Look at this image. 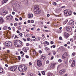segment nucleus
<instances>
[{"label":"nucleus","mask_w":76,"mask_h":76,"mask_svg":"<svg viewBox=\"0 0 76 76\" xmlns=\"http://www.w3.org/2000/svg\"><path fill=\"white\" fill-rule=\"evenodd\" d=\"M66 31H67L68 32H72V27H70L69 26H66Z\"/></svg>","instance_id":"nucleus-7"},{"label":"nucleus","mask_w":76,"mask_h":76,"mask_svg":"<svg viewBox=\"0 0 76 76\" xmlns=\"http://www.w3.org/2000/svg\"><path fill=\"white\" fill-rule=\"evenodd\" d=\"M26 31L27 32H29V30L28 29V28L26 29Z\"/></svg>","instance_id":"nucleus-52"},{"label":"nucleus","mask_w":76,"mask_h":76,"mask_svg":"<svg viewBox=\"0 0 76 76\" xmlns=\"http://www.w3.org/2000/svg\"><path fill=\"white\" fill-rule=\"evenodd\" d=\"M13 19V17L12 15H8L6 17V19L8 20H11Z\"/></svg>","instance_id":"nucleus-9"},{"label":"nucleus","mask_w":76,"mask_h":76,"mask_svg":"<svg viewBox=\"0 0 76 76\" xmlns=\"http://www.w3.org/2000/svg\"><path fill=\"white\" fill-rule=\"evenodd\" d=\"M16 4L17 6H18V7H19V6H20V2H19V1L16 2Z\"/></svg>","instance_id":"nucleus-18"},{"label":"nucleus","mask_w":76,"mask_h":76,"mask_svg":"<svg viewBox=\"0 0 76 76\" xmlns=\"http://www.w3.org/2000/svg\"><path fill=\"white\" fill-rule=\"evenodd\" d=\"M72 60L70 59L69 60V63H72Z\"/></svg>","instance_id":"nucleus-57"},{"label":"nucleus","mask_w":76,"mask_h":76,"mask_svg":"<svg viewBox=\"0 0 76 76\" xmlns=\"http://www.w3.org/2000/svg\"><path fill=\"white\" fill-rule=\"evenodd\" d=\"M74 56H75V53H72V56L73 57Z\"/></svg>","instance_id":"nucleus-42"},{"label":"nucleus","mask_w":76,"mask_h":76,"mask_svg":"<svg viewBox=\"0 0 76 76\" xmlns=\"http://www.w3.org/2000/svg\"><path fill=\"white\" fill-rule=\"evenodd\" d=\"M20 20H22V17H20Z\"/></svg>","instance_id":"nucleus-59"},{"label":"nucleus","mask_w":76,"mask_h":76,"mask_svg":"<svg viewBox=\"0 0 76 76\" xmlns=\"http://www.w3.org/2000/svg\"><path fill=\"white\" fill-rule=\"evenodd\" d=\"M14 26H18V23H15L14 24Z\"/></svg>","instance_id":"nucleus-30"},{"label":"nucleus","mask_w":76,"mask_h":76,"mask_svg":"<svg viewBox=\"0 0 76 76\" xmlns=\"http://www.w3.org/2000/svg\"><path fill=\"white\" fill-rule=\"evenodd\" d=\"M75 63L76 61H75V60H73L72 63L71 64L72 67H74V66H75Z\"/></svg>","instance_id":"nucleus-17"},{"label":"nucleus","mask_w":76,"mask_h":76,"mask_svg":"<svg viewBox=\"0 0 76 76\" xmlns=\"http://www.w3.org/2000/svg\"><path fill=\"white\" fill-rule=\"evenodd\" d=\"M64 14L66 16L71 15L72 14V11L69 10H66L64 11Z\"/></svg>","instance_id":"nucleus-5"},{"label":"nucleus","mask_w":76,"mask_h":76,"mask_svg":"<svg viewBox=\"0 0 76 76\" xmlns=\"http://www.w3.org/2000/svg\"><path fill=\"white\" fill-rule=\"evenodd\" d=\"M57 69V70H59V69H60V67L59 66H58Z\"/></svg>","instance_id":"nucleus-55"},{"label":"nucleus","mask_w":76,"mask_h":76,"mask_svg":"<svg viewBox=\"0 0 76 76\" xmlns=\"http://www.w3.org/2000/svg\"><path fill=\"white\" fill-rule=\"evenodd\" d=\"M15 20L16 21H18V20H18L17 18H15Z\"/></svg>","instance_id":"nucleus-53"},{"label":"nucleus","mask_w":76,"mask_h":76,"mask_svg":"<svg viewBox=\"0 0 76 76\" xmlns=\"http://www.w3.org/2000/svg\"><path fill=\"white\" fill-rule=\"evenodd\" d=\"M12 15H14L15 14V13L14 12H12Z\"/></svg>","instance_id":"nucleus-51"},{"label":"nucleus","mask_w":76,"mask_h":76,"mask_svg":"<svg viewBox=\"0 0 76 76\" xmlns=\"http://www.w3.org/2000/svg\"><path fill=\"white\" fill-rule=\"evenodd\" d=\"M69 25H74V21L73 20L69 21Z\"/></svg>","instance_id":"nucleus-16"},{"label":"nucleus","mask_w":76,"mask_h":76,"mask_svg":"<svg viewBox=\"0 0 76 76\" xmlns=\"http://www.w3.org/2000/svg\"><path fill=\"white\" fill-rule=\"evenodd\" d=\"M26 37L27 38H29V35L28 34H26Z\"/></svg>","instance_id":"nucleus-41"},{"label":"nucleus","mask_w":76,"mask_h":76,"mask_svg":"<svg viewBox=\"0 0 76 76\" xmlns=\"http://www.w3.org/2000/svg\"><path fill=\"white\" fill-rule=\"evenodd\" d=\"M64 63L66 64H68V61H65L64 62Z\"/></svg>","instance_id":"nucleus-26"},{"label":"nucleus","mask_w":76,"mask_h":76,"mask_svg":"<svg viewBox=\"0 0 76 76\" xmlns=\"http://www.w3.org/2000/svg\"><path fill=\"white\" fill-rule=\"evenodd\" d=\"M45 72L44 71H43L42 72V75H45Z\"/></svg>","instance_id":"nucleus-34"},{"label":"nucleus","mask_w":76,"mask_h":76,"mask_svg":"<svg viewBox=\"0 0 76 76\" xmlns=\"http://www.w3.org/2000/svg\"><path fill=\"white\" fill-rule=\"evenodd\" d=\"M19 35H20V36H21V37H22V36L23 35V34H22V33H20L19 34Z\"/></svg>","instance_id":"nucleus-37"},{"label":"nucleus","mask_w":76,"mask_h":76,"mask_svg":"<svg viewBox=\"0 0 76 76\" xmlns=\"http://www.w3.org/2000/svg\"><path fill=\"white\" fill-rule=\"evenodd\" d=\"M26 58H29V56H27V55H26Z\"/></svg>","instance_id":"nucleus-54"},{"label":"nucleus","mask_w":76,"mask_h":76,"mask_svg":"<svg viewBox=\"0 0 76 76\" xmlns=\"http://www.w3.org/2000/svg\"><path fill=\"white\" fill-rule=\"evenodd\" d=\"M18 52H16L15 53V55H16V56H17V55H18Z\"/></svg>","instance_id":"nucleus-61"},{"label":"nucleus","mask_w":76,"mask_h":76,"mask_svg":"<svg viewBox=\"0 0 76 76\" xmlns=\"http://www.w3.org/2000/svg\"><path fill=\"white\" fill-rule=\"evenodd\" d=\"M8 27V26H4L3 28L4 30H6L7 29V28Z\"/></svg>","instance_id":"nucleus-24"},{"label":"nucleus","mask_w":76,"mask_h":76,"mask_svg":"<svg viewBox=\"0 0 76 76\" xmlns=\"http://www.w3.org/2000/svg\"><path fill=\"white\" fill-rule=\"evenodd\" d=\"M37 64L38 67H41L42 66V61L40 60H38L37 62Z\"/></svg>","instance_id":"nucleus-8"},{"label":"nucleus","mask_w":76,"mask_h":76,"mask_svg":"<svg viewBox=\"0 0 76 76\" xmlns=\"http://www.w3.org/2000/svg\"><path fill=\"white\" fill-rule=\"evenodd\" d=\"M59 39L60 40H62V37H59Z\"/></svg>","instance_id":"nucleus-47"},{"label":"nucleus","mask_w":76,"mask_h":76,"mask_svg":"<svg viewBox=\"0 0 76 76\" xmlns=\"http://www.w3.org/2000/svg\"><path fill=\"white\" fill-rule=\"evenodd\" d=\"M8 0H3L2 1L3 3H7V1H8Z\"/></svg>","instance_id":"nucleus-23"},{"label":"nucleus","mask_w":76,"mask_h":76,"mask_svg":"<svg viewBox=\"0 0 76 76\" xmlns=\"http://www.w3.org/2000/svg\"><path fill=\"white\" fill-rule=\"evenodd\" d=\"M39 53H40V54H41V53H42V51L39 50Z\"/></svg>","instance_id":"nucleus-58"},{"label":"nucleus","mask_w":76,"mask_h":76,"mask_svg":"<svg viewBox=\"0 0 76 76\" xmlns=\"http://www.w3.org/2000/svg\"><path fill=\"white\" fill-rule=\"evenodd\" d=\"M42 37L43 38H45V36H44V34H42Z\"/></svg>","instance_id":"nucleus-64"},{"label":"nucleus","mask_w":76,"mask_h":76,"mask_svg":"<svg viewBox=\"0 0 76 76\" xmlns=\"http://www.w3.org/2000/svg\"><path fill=\"white\" fill-rule=\"evenodd\" d=\"M52 75H53V74L51 73H49L48 75V76H52Z\"/></svg>","instance_id":"nucleus-27"},{"label":"nucleus","mask_w":76,"mask_h":76,"mask_svg":"<svg viewBox=\"0 0 76 76\" xmlns=\"http://www.w3.org/2000/svg\"><path fill=\"white\" fill-rule=\"evenodd\" d=\"M4 22V19L2 18V17H0V25L3 23Z\"/></svg>","instance_id":"nucleus-15"},{"label":"nucleus","mask_w":76,"mask_h":76,"mask_svg":"<svg viewBox=\"0 0 76 76\" xmlns=\"http://www.w3.org/2000/svg\"><path fill=\"white\" fill-rule=\"evenodd\" d=\"M30 45V44H29V43H27L26 44V46H27V47H28V46H29V45Z\"/></svg>","instance_id":"nucleus-35"},{"label":"nucleus","mask_w":76,"mask_h":76,"mask_svg":"<svg viewBox=\"0 0 76 76\" xmlns=\"http://www.w3.org/2000/svg\"><path fill=\"white\" fill-rule=\"evenodd\" d=\"M33 53L34 55H36L37 53H36V52H35V51H33Z\"/></svg>","instance_id":"nucleus-28"},{"label":"nucleus","mask_w":76,"mask_h":76,"mask_svg":"<svg viewBox=\"0 0 76 76\" xmlns=\"http://www.w3.org/2000/svg\"><path fill=\"white\" fill-rule=\"evenodd\" d=\"M66 57H67V56L64 55H63L62 58L63 59H65V58H66Z\"/></svg>","instance_id":"nucleus-22"},{"label":"nucleus","mask_w":76,"mask_h":76,"mask_svg":"<svg viewBox=\"0 0 76 76\" xmlns=\"http://www.w3.org/2000/svg\"><path fill=\"white\" fill-rule=\"evenodd\" d=\"M65 72H66L65 69H62L60 71L59 73L60 75H63Z\"/></svg>","instance_id":"nucleus-12"},{"label":"nucleus","mask_w":76,"mask_h":76,"mask_svg":"<svg viewBox=\"0 0 76 76\" xmlns=\"http://www.w3.org/2000/svg\"><path fill=\"white\" fill-rule=\"evenodd\" d=\"M54 67H55V64H51V65L50 66L51 68H52V69H53Z\"/></svg>","instance_id":"nucleus-20"},{"label":"nucleus","mask_w":76,"mask_h":76,"mask_svg":"<svg viewBox=\"0 0 76 76\" xmlns=\"http://www.w3.org/2000/svg\"><path fill=\"white\" fill-rule=\"evenodd\" d=\"M3 72V69L2 68L0 67V73H2Z\"/></svg>","instance_id":"nucleus-21"},{"label":"nucleus","mask_w":76,"mask_h":76,"mask_svg":"<svg viewBox=\"0 0 76 76\" xmlns=\"http://www.w3.org/2000/svg\"><path fill=\"white\" fill-rule=\"evenodd\" d=\"M70 41H71V42H73V39L72 38L70 39Z\"/></svg>","instance_id":"nucleus-44"},{"label":"nucleus","mask_w":76,"mask_h":76,"mask_svg":"<svg viewBox=\"0 0 76 76\" xmlns=\"http://www.w3.org/2000/svg\"><path fill=\"white\" fill-rule=\"evenodd\" d=\"M29 50V48H23L22 50L25 53H27V50Z\"/></svg>","instance_id":"nucleus-13"},{"label":"nucleus","mask_w":76,"mask_h":76,"mask_svg":"<svg viewBox=\"0 0 76 76\" xmlns=\"http://www.w3.org/2000/svg\"><path fill=\"white\" fill-rule=\"evenodd\" d=\"M56 53H57L56 51H54L53 53V55H55V54H56Z\"/></svg>","instance_id":"nucleus-40"},{"label":"nucleus","mask_w":76,"mask_h":76,"mask_svg":"<svg viewBox=\"0 0 76 76\" xmlns=\"http://www.w3.org/2000/svg\"><path fill=\"white\" fill-rule=\"evenodd\" d=\"M50 62L48 61H47L46 62V64H49V62Z\"/></svg>","instance_id":"nucleus-43"},{"label":"nucleus","mask_w":76,"mask_h":76,"mask_svg":"<svg viewBox=\"0 0 76 76\" xmlns=\"http://www.w3.org/2000/svg\"><path fill=\"white\" fill-rule=\"evenodd\" d=\"M50 44H54V42H53V41H51V42H50Z\"/></svg>","instance_id":"nucleus-50"},{"label":"nucleus","mask_w":76,"mask_h":76,"mask_svg":"<svg viewBox=\"0 0 76 76\" xmlns=\"http://www.w3.org/2000/svg\"><path fill=\"white\" fill-rule=\"evenodd\" d=\"M23 40L24 41H25H25H26V39L25 38H23Z\"/></svg>","instance_id":"nucleus-48"},{"label":"nucleus","mask_w":76,"mask_h":76,"mask_svg":"<svg viewBox=\"0 0 76 76\" xmlns=\"http://www.w3.org/2000/svg\"><path fill=\"white\" fill-rule=\"evenodd\" d=\"M16 69H17V66H12L8 68V70H11V71H12V72L16 70Z\"/></svg>","instance_id":"nucleus-6"},{"label":"nucleus","mask_w":76,"mask_h":76,"mask_svg":"<svg viewBox=\"0 0 76 76\" xmlns=\"http://www.w3.org/2000/svg\"><path fill=\"white\" fill-rule=\"evenodd\" d=\"M64 37L65 38L67 39L68 38V37H69V34L67 33L64 32Z\"/></svg>","instance_id":"nucleus-11"},{"label":"nucleus","mask_w":76,"mask_h":76,"mask_svg":"<svg viewBox=\"0 0 76 76\" xmlns=\"http://www.w3.org/2000/svg\"><path fill=\"white\" fill-rule=\"evenodd\" d=\"M34 11V13L36 15H38V14L41 13V10L39 9L38 6H35Z\"/></svg>","instance_id":"nucleus-3"},{"label":"nucleus","mask_w":76,"mask_h":76,"mask_svg":"<svg viewBox=\"0 0 76 76\" xmlns=\"http://www.w3.org/2000/svg\"><path fill=\"white\" fill-rule=\"evenodd\" d=\"M45 59V56H42V57L41 58V60H44Z\"/></svg>","instance_id":"nucleus-19"},{"label":"nucleus","mask_w":76,"mask_h":76,"mask_svg":"<svg viewBox=\"0 0 76 76\" xmlns=\"http://www.w3.org/2000/svg\"><path fill=\"white\" fill-rule=\"evenodd\" d=\"M27 41H30V40H31V39L29 37H28V38H27Z\"/></svg>","instance_id":"nucleus-39"},{"label":"nucleus","mask_w":76,"mask_h":76,"mask_svg":"<svg viewBox=\"0 0 76 76\" xmlns=\"http://www.w3.org/2000/svg\"><path fill=\"white\" fill-rule=\"evenodd\" d=\"M28 18H29V19H32L33 18V14H28Z\"/></svg>","instance_id":"nucleus-14"},{"label":"nucleus","mask_w":76,"mask_h":76,"mask_svg":"<svg viewBox=\"0 0 76 76\" xmlns=\"http://www.w3.org/2000/svg\"><path fill=\"white\" fill-rule=\"evenodd\" d=\"M0 13L1 15H5L7 13L6 11L4 10H2L0 12Z\"/></svg>","instance_id":"nucleus-10"},{"label":"nucleus","mask_w":76,"mask_h":76,"mask_svg":"<svg viewBox=\"0 0 76 76\" xmlns=\"http://www.w3.org/2000/svg\"><path fill=\"white\" fill-rule=\"evenodd\" d=\"M58 61L59 62V63H61V62H62V60L61 59H59L58 60Z\"/></svg>","instance_id":"nucleus-36"},{"label":"nucleus","mask_w":76,"mask_h":76,"mask_svg":"<svg viewBox=\"0 0 76 76\" xmlns=\"http://www.w3.org/2000/svg\"><path fill=\"white\" fill-rule=\"evenodd\" d=\"M52 47H53V48H56V46L55 45H53L52 46Z\"/></svg>","instance_id":"nucleus-62"},{"label":"nucleus","mask_w":76,"mask_h":76,"mask_svg":"<svg viewBox=\"0 0 76 76\" xmlns=\"http://www.w3.org/2000/svg\"><path fill=\"white\" fill-rule=\"evenodd\" d=\"M67 22H68V20L66 19L64 21V23H65V24L66 23H67Z\"/></svg>","instance_id":"nucleus-31"},{"label":"nucleus","mask_w":76,"mask_h":76,"mask_svg":"<svg viewBox=\"0 0 76 76\" xmlns=\"http://www.w3.org/2000/svg\"><path fill=\"white\" fill-rule=\"evenodd\" d=\"M18 69L20 72H25L27 69V67L24 65H21L19 66Z\"/></svg>","instance_id":"nucleus-1"},{"label":"nucleus","mask_w":76,"mask_h":76,"mask_svg":"<svg viewBox=\"0 0 76 76\" xmlns=\"http://www.w3.org/2000/svg\"><path fill=\"white\" fill-rule=\"evenodd\" d=\"M53 5H54V6H56L57 4V3L55 2H53Z\"/></svg>","instance_id":"nucleus-29"},{"label":"nucleus","mask_w":76,"mask_h":76,"mask_svg":"<svg viewBox=\"0 0 76 76\" xmlns=\"http://www.w3.org/2000/svg\"><path fill=\"white\" fill-rule=\"evenodd\" d=\"M63 55H64V56H67V52H65Z\"/></svg>","instance_id":"nucleus-32"},{"label":"nucleus","mask_w":76,"mask_h":76,"mask_svg":"<svg viewBox=\"0 0 76 76\" xmlns=\"http://www.w3.org/2000/svg\"><path fill=\"white\" fill-rule=\"evenodd\" d=\"M34 41H38V39L35 38L34 39H33Z\"/></svg>","instance_id":"nucleus-33"},{"label":"nucleus","mask_w":76,"mask_h":76,"mask_svg":"<svg viewBox=\"0 0 76 76\" xmlns=\"http://www.w3.org/2000/svg\"><path fill=\"white\" fill-rule=\"evenodd\" d=\"M45 50L47 51V50H50V48H48L46 47L45 48Z\"/></svg>","instance_id":"nucleus-25"},{"label":"nucleus","mask_w":76,"mask_h":76,"mask_svg":"<svg viewBox=\"0 0 76 76\" xmlns=\"http://www.w3.org/2000/svg\"><path fill=\"white\" fill-rule=\"evenodd\" d=\"M5 45L6 47L9 48L12 46V43L10 41H8L5 42Z\"/></svg>","instance_id":"nucleus-4"},{"label":"nucleus","mask_w":76,"mask_h":76,"mask_svg":"<svg viewBox=\"0 0 76 76\" xmlns=\"http://www.w3.org/2000/svg\"><path fill=\"white\" fill-rule=\"evenodd\" d=\"M29 66H31L32 65V63H31V62H29Z\"/></svg>","instance_id":"nucleus-46"},{"label":"nucleus","mask_w":76,"mask_h":76,"mask_svg":"<svg viewBox=\"0 0 76 76\" xmlns=\"http://www.w3.org/2000/svg\"><path fill=\"white\" fill-rule=\"evenodd\" d=\"M47 41H45V42H44L43 43V44H45H45H47Z\"/></svg>","instance_id":"nucleus-45"},{"label":"nucleus","mask_w":76,"mask_h":76,"mask_svg":"<svg viewBox=\"0 0 76 76\" xmlns=\"http://www.w3.org/2000/svg\"><path fill=\"white\" fill-rule=\"evenodd\" d=\"M53 58H54V57H53V56L51 57V60H53Z\"/></svg>","instance_id":"nucleus-60"},{"label":"nucleus","mask_w":76,"mask_h":76,"mask_svg":"<svg viewBox=\"0 0 76 76\" xmlns=\"http://www.w3.org/2000/svg\"><path fill=\"white\" fill-rule=\"evenodd\" d=\"M67 44H70V42H67Z\"/></svg>","instance_id":"nucleus-56"},{"label":"nucleus","mask_w":76,"mask_h":76,"mask_svg":"<svg viewBox=\"0 0 76 76\" xmlns=\"http://www.w3.org/2000/svg\"><path fill=\"white\" fill-rule=\"evenodd\" d=\"M46 44H47V45H49L50 44L48 42L46 41Z\"/></svg>","instance_id":"nucleus-49"},{"label":"nucleus","mask_w":76,"mask_h":76,"mask_svg":"<svg viewBox=\"0 0 76 76\" xmlns=\"http://www.w3.org/2000/svg\"><path fill=\"white\" fill-rule=\"evenodd\" d=\"M18 60H20V56H18Z\"/></svg>","instance_id":"nucleus-38"},{"label":"nucleus","mask_w":76,"mask_h":76,"mask_svg":"<svg viewBox=\"0 0 76 76\" xmlns=\"http://www.w3.org/2000/svg\"><path fill=\"white\" fill-rule=\"evenodd\" d=\"M14 43L15 46L17 47H20L22 44V42L19 40H15L14 41Z\"/></svg>","instance_id":"nucleus-2"},{"label":"nucleus","mask_w":76,"mask_h":76,"mask_svg":"<svg viewBox=\"0 0 76 76\" xmlns=\"http://www.w3.org/2000/svg\"><path fill=\"white\" fill-rule=\"evenodd\" d=\"M31 23H34V20H32L31 21Z\"/></svg>","instance_id":"nucleus-63"}]
</instances>
